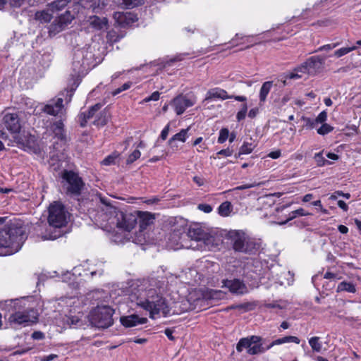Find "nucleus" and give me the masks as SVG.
Here are the masks:
<instances>
[{"label": "nucleus", "instance_id": "f257e3e1", "mask_svg": "<svg viewBox=\"0 0 361 361\" xmlns=\"http://www.w3.org/2000/svg\"><path fill=\"white\" fill-rule=\"evenodd\" d=\"M156 284L154 279L137 281L131 286L130 295L131 301L148 311L153 319L159 314L166 317L170 314L166 300L154 288Z\"/></svg>", "mask_w": 361, "mask_h": 361}, {"label": "nucleus", "instance_id": "f03ea898", "mask_svg": "<svg viewBox=\"0 0 361 361\" xmlns=\"http://www.w3.org/2000/svg\"><path fill=\"white\" fill-rule=\"evenodd\" d=\"M99 203L97 216L102 221H106L111 226H116L126 231H130L137 224L136 213H125L112 205L106 197L97 195L94 200Z\"/></svg>", "mask_w": 361, "mask_h": 361}, {"label": "nucleus", "instance_id": "7ed1b4c3", "mask_svg": "<svg viewBox=\"0 0 361 361\" xmlns=\"http://www.w3.org/2000/svg\"><path fill=\"white\" fill-rule=\"evenodd\" d=\"M25 239L22 228L13 225L0 228V248L5 250L4 255H11L18 252Z\"/></svg>", "mask_w": 361, "mask_h": 361}, {"label": "nucleus", "instance_id": "20e7f679", "mask_svg": "<svg viewBox=\"0 0 361 361\" xmlns=\"http://www.w3.org/2000/svg\"><path fill=\"white\" fill-rule=\"evenodd\" d=\"M233 249L247 255H255L261 248L260 240L250 237L242 230L231 231L228 233Z\"/></svg>", "mask_w": 361, "mask_h": 361}, {"label": "nucleus", "instance_id": "39448f33", "mask_svg": "<svg viewBox=\"0 0 361 361\" xmlns=\"http://www.w3.org/2000/svg\"><path fill=\"white\" fill-rule=\"evenodd\" d=\"M63 187L68 195L78 197L85 188V183L78 173L71 170L61 172Z\"/></svg>", "mask_w": 361, "mask_h": 361}, {"label": "nucleus", "instance_id": "423d86ee", "mask_svg": "<svg viewBox=\"0 0 361 361\" xmlns=\"http://www.w3.org/2000/svg\"><path fill=\"white\" fill-rule=\"evenodd\" d=\"M114 309L109 305L97 306L90 314L91 324L99 329H105L111 326L113 323Z\"/></svg>", "mask_w": 361, "mask_h": 361}, {"label": "nucleus", "instance_id": "0eeeda50", "mask_svg": "<svg viewBox=\"0 0 361 361\" xmlns=\"http://www.w3.org/2000/svg\"><path fill=\"white\" fill-rule=\"evenodd\" d=\"M69 213L60 202H54L49 207L48 222L55 228H61L68 222Z\"/></svg>", "mask_w": 361, "mask_h": 361}, {"label": "nucleus", "instance_id": "6e6552de", "mask_svg": "<svg viewBox=\"0 0 361 361\" xmlns=\"http://www.w3.org/2000/svg\"><path fill=\"white\" fill-rule=\"evenodd\" d=\"M262 338L258 336L243 338L237 343L236 350L240 353L246 349L247 353L251 355L263 353L268 349L262 345Z\"/></svg>", "mask_w": 361, "mask_h": 361}, {"label": "nucleus", "instance_id": "1a4fd4ad", "mask_svg": "<svg viewBox=\"0 0 361 361\" xmlns=\"http://www.w3.org/2000/svg\"><path fill=\"white\" fill-rule=\"evenodd\" d=\"M39 314L34 308H27L23 311H16L9 317V322L14 326H27L37 323Z\"/></svg>", "mask_w": 361, "mask_h": 361}, {"label": "nucleus", "instance_id": "9d476101", "mask_svg": "<svg viewBox=\"0 0 361 361\" xmlns=\"http://www.w3.org/2000/svg\"><path fill=\"white\" fill-rule=\"evenodd\" d=\"M326 59L325 56H311L298 66L297 70L309 75H315L323 70Z\"/></svg>", "mask_w": 361, "mask_h": 361}, {"label": "nucleus", "instance_id": "9b49d317", "mask_svg": "<svg viewBox=\"0 0 361 361\" xmlns=\"http://www.w3.org/2000/svg\"><path fill=\"white\" fill-rule=\"evenodd\" d=\"M93 58V54L87 49H78L74 53L73 56V68L76 73L83 72L89 68L90 62Z\"/></svg>", "mask_w": 361, "mask_h": 361}, {"label": "nucleus", "instance_id": "f8f14e48", "mask_svg": "<svg viewBox=\"0 0 361 361\" xmlns=\"http://www.w3.org/2000/svg\"><path fill=\"white\" fill-rule=\"evenodd\" d=\"M187 236L182 229L174 230L169 234L168 238V245L170 248L173 250H178L180 248H195L192 244L188 245Z\"/></svg>", "mask_w": 361, "mask_h": 361}, {"label": "nucleus", "instance_id": "ddd939ff", "mask_svg": "<svg viewBox=\"0 0 361 361\" xmlns=\"http://www.w3.org/2000/svg\"><path fill=\"white\" fill-rule=\"evenodd\" d=\"M196 102L194 97L180 94L175 97L171 102L177 115H181L188 109L193 106Z\"/></svg>", "mask_w": 361, "mask_h": 361}, {"label": "nucleus", "instance_id": "4468645a", "mask_svg": "<svg viewBox=\"0 0 361 361\" xmlns=\"http://www.w3.org/2000/svg\"><path fill=\"white\" fill-rule=\"evenodd\" d=\"M231 98H233L235 100L242 102H245L247 101V97L245 96L228 95L226 90L219 87L210 89L207 92L205 100H211L215 99H226Z\"/></svg>", "mask_w": 361, "mask_h": 361}, {"label": "nucleus", "instance_id": "2eb2a0df", "mask_svg": "<svg viewBox=\"0 0 361 361\" xmlns=\"http://www.w3.org/2000/svg\"><path fill=\"white\" fill-rule=\"evenodd\" d=\"M3 121L6 129L11 133L17 134L20 132L21 123L18 114H6L3 118Z\"/></svg>", "mask_w": 361, "mask_h": 361}, {"label": "nucleus", "instance_id": "dca6fc26", "mask_svg": "<svg viewBox=\"0 0 361 361\" xmlns=\"http://www.w3.org/2000/svg\"><path fill=\"white\" fill-rule=\"evenodd\" d=\"M222 286L227 288L229 291L236 295H243L247 292L245 283L240 279L224 280Z\"/></svg>", "mask_w": 361, "mask_h": 361}, {"label": "nucleus", "instance_id": "f3484780", "mask_svg": "<svg viewBox=\"0 0 361 361\" xmlns=\"http://www.w3.org/2000/svg\"><path fill=\"white\" fill-rule=\"evenodd\" d=\"M114 18L122 27L130 25L137 20V16L131 12H115Z\"/></svg>", "mask_w": 361, "mask_h": 361}, {"label": "nucleus", "instance_id": "a211bd4d", "mask_svg": "<svg viewBox=\"0 0 361 361\" xmlns=\"http://www.w3.org/2000/svg\"><path fill=\"white\" fill-rule=\"evenodd\" d=\"M221 243V237L216 233L212 231L209 233L207 232L206 236L204 237L202 245H204L205 249L214 250L218 248Z\"/></svg>", "mask_w": 361, "mask_h": 361}, {"label": "nucleus", "instance_id": "6ab92c4d", "mask_svg": "<svg viewBox=\"0 0 361 361\" xmlns=\"http://www.w3.org/2000/svg\"><path fill=\"white\" fill-rule=\"evenodd\" d=\"M207 232V231L201 228L198 224H195L189 228L188 233H186V236L191 240L200 243L202 244L204 237L206 236Z\"/></svg>", "mask_w": 361, "mask_h": 361}, {"label": "nucleus", "instance_id": "aec40b11", "mask_svg": "<svg viewBox=\"0 0 361 361\" xmlns=\"http://www.w3.org/2000/svg\"><path fill=\"white\" fill-rule=\"evenodd\" d=\"M63 108V99L58 98L56 100H51L47 104H45L42 111L44 113L51 115L56 116Z\"/></svg>", "mask_w": 361, "mask_h": 361}, {"label": "nucleus", "instance_id": "412c9836", "mask_svg": "<svg viewBox=\"0 0 361 361\" xmlns=\"http://www.w3.org/2000/svg\"><path fill=\"white\" fill-rule=\"evenodd\" d=\"M102 104L98 103L90 107L87 112L81 113L79 116L80 126L85 127L87 123L92 118H96L97 112L101 109Z\"/></svg>", "mask_w": 361, "mask_h": 361}, {"label": "nucleus", "instance_id": "4be33fe9", "mask_svg": "<svg viewBox=\"0 0 361 361\" xmlns=\"http://www.w3.org/2000/svg\"><path fill=\"white\" fill-rule=\"evenodd\" d=\"M121 323L126 327H133L138 324H145L147 321V318L139 317L136 314H131L129 316L121 317L120 319Z\"/></svg>", "mask_w": 361, "mask_h": 361}, {"label": "nucleus", "instance_id": "5701e85b", "mask_svg": "<svg viewBox=\"0 0 361 361\" xmlns=\"http://www.w3.org/2000/svg\"><path fill=\"white\" fill-rule=\"evenodd\" d=\"M136 214L140 231L145 230L147 226L153 224L154 217L152 214L146 212H137Z\"/></svg>", "mask_w": 361, "mask_h": 361}, {"label": "nucleus", "instance_id": "b1692460", "mask_svg": "<svg viewBox=\"0 0 361 361\" xmlns=\"http://www.w3.org/2000/svg\"><path fill=\"white\" fill-rule=\"evenodd\" d=\"M90 25L97 30H102L107 27L108 20L106 18H100L96 16L90 17Z\"/></svg>", "mask_w": 361, "mask_h": 361}, {"label": "nucleus", "instance_id": "393cba45", "mask_svg": "<svg viewBox=\"0 0 361 361\" xmlns=\"http://www.w3.org/2000/svg\"><path fill=\"white\" fill-rule=\"evenodd\" d=\"M272 86V81H267L262 84L259 94L260 104H263L267 100V95L269 94Z\"/></svg>", "mask_w": 361, "mask_h": 361}, {"label": "nucleus", "instance_id": "a878e982", "mask_svg": "<svg viewBox=\"0 0 361 361\" xmlns=\"http://www.w3.org/2000/svg\"><path fill=\"white\" fill-rule=\"evenodd\" d=\"M109 114L106 110L99 111L96 118L93 121V124L97 126H104L108 122Z\"/></svg>", "mask_w": 361, "mask_h": 361}, {"label": "nucleus", "instance_id": "bb28decb", "mask_svg": "<svg viewBox=\"0 0 361 361\" xmlns=\"http://www.w3.org/2000/svg\"><path fill=\"white\" fill-rule=\"evenodd\" d=\"M300 339L293 336H285L281 338L276 339L271 344H269L268 346H267V349H270L271 347L276 345H281L286 343H295L296 344L300 343Z\"/></svg>", "mask_w": 361, "mask_h": 361}, {"label": "nucleus", "instance_id": "cd10ccee", "mask_svg": "<svg viewBox=\"0 0 361 361\" xmlns=\"http://www.w3.org/2000/svg\"><path fill=\"white\" fill-rule=\"evenodd\" d=\"M116 3L123 8H133L143 4V0H116Z\"/></svg>", "mask_w": 361, "mask_h": 361}, {"label": "nucleus", "instance_id": "c85d7f7f", "mask_svg": "<svg viewBox=\"0 0 361 361\" xmlns=\"http://www.w3.org/2000/svg\"><path fill=\"white\" fill-rule=\"evenodd\" d=\"M35 19L40 23H47L52 19V14L45 10L37 11L35 14Z\"/></svg>", "mask_w": 361, "mask_h": 361}, {"label": "nucleus", "instance_id": "c756f323", "mask_svg": "<svg viewBox=\"0 0 361 361\" xmlns=\"http://www.w3.org/2000/svg\"><path fill=\"white\" fill-rule=\"evenodd\" d=\"M85 6L91 8L94 13H98L106 6V4L101 0H85Z\"/></svg>", "mask_w": 361, "mask_h": 361}, {"label": "nucleus", "instance_id": "7c9ffc66", "mask_svg": "<svg viewBox=\"0 0 361 361\" xmlns=\"http://www.w3.org/2000/svg\"><path fill=\"white\" fill-rule=\"evenodd\" d=\"M356 287L354 283L352 282H348V281H342L341 282L338 286L336 291L338 293L345 291L350 293H355L356 292Z\"/></svg>", "mask_w": 361, "mask_h": 361}, {"label": "nucleus", "instance_id": "2f4dec72", "mask_svg": "<svg viewBox=\"0 0 361 361\" xmlns=\"http://www.w3.org/2000/svg\"><path fill=\"white\" fill-rule=\"evenodd\" d=\"M189 128L187 129H182L179 133L174 135L169 141V145L171 147H174L173 143L176 141H180L182 142H184L186 140L188 131Z\"/></svg>", "mask_w": 361, "mask_h": 361}, {"label": "nucleus", "instance_id": "473e14b6", "mask_svg": "<svg viewBox=\"0 0 361 361\" xmlns=\"http://www.w3.org/2000/svg\"><path fill=\"white\" fill-rule=\"evenodd\" d=\"M52 130L58 138L61 140H63L65 138L63 123L61 121L55 122L52 126Z\"/></svg>", "mask_w": 361, "mask_h": 361}, {"label": "nucleus", "instance_id": "72a5a7b5", "mask_svg": "<svg viewBox=\"0 0 361 361\" xmlns=\"http://www.w3.org/2000/svg\"><path fill=\"white\" fill-rule=\"evenodd\" d=\"M65 322L70 326V327L78 328L82 325V321L76 315L67 316Z\"/></svg>", "mask_w": 361, "mask_h": 361}, {"label": "nucleus", "instance_id": "f704fd0d", "mask_svg": "<svg viewBox=\"0 0 361 361\" xmlns=\"http://www.w3.org/2000/svg\"><path fill=\"white\" fill-rule=\"evenodd\" d=\"M219 214L222 216H228L232 212L233 207L230 202H224L219 207Z\"/></svg>", "mask_w": 361, "mask_h": 361}, {"label": "nucleus", "instance_id": "c9c22d12", "mask_svg": "<svg viewBox=\"0 0 361 361\" xmlns=\"http://www.w3.org/2000/svg\"><path fill=\"white\" fill-rule=\"evenodd\" d=\"M254 148L255 145L252 143L245 142L240 147L238 155H235V157H238L241 154H248L252 152Z\"/></svg>", "mask_w": 361, "mask_h": 361}, {"label": "nucleus", "instance_id": "e433bc0d", "mask_svg": "<svg viewBox=\"0 0 361 361\" xmlns=\"http://www.w3.org/2000/svg\"><path fill=\"white\" fill-rule=\"evenodd\" d=\"M309 344L313 351L319 353L322 350V344L319 342V337L314 336L309 340Z\"/></svg>", "mask_w": 361, "mask_h": 361}, {"label": "nucleus", "instance_id": "4c0bfd02", "mask_svg": "<svg viewBox=\"0 0 361 361\" xmlns=\"http://www.w3.org/2000/svg\"><path fill=\"white\" fill-rule=\"evenodd\" d=\"M357 49L355 46H353L350 47H342L341 49H337L334 51V56L336 58H340L347 54L350 53L352 51H354Z\"/></svg>", "mask_w": 361, "mask_h": 361}, {"label": "nucleus", "instance_id": "58836bf2", "mask_svg": "<svg viewBox=\"0 0 361 361\" xmlns=\"http://www.w3.org/2000/svg\"><path fill=\"white\" fill-rule=\"evenodd\" d=\"M120 154L117 152H114L110 155L107 156L103 161L102 164L109 166L116 164V160L118 158Z\"/></svg>", "mask_w": 361, "mask_h": 361}, {"label": "nucleus", "instance_id": "ea45409f", "mask_svg": "<svg viewBox=\"0 0 361 361\" xmlns=\"http://www.w3.org/2000/svg\"><path fill=\"white\" fill-rule=\"evenodd\" d=\"M183 55L184 54H178L170 59H164L161 61V64L163 65V67L170 66L173 62L182 61L183 59Z\"/></svg>", "mask_w": 361, "mask_h": 361}, {"label": "nucleus", "instance_id": "a19ab883", "mask_svg": "<svg viewBox=\"0 0 361 361\" xmlns=\"http://www.w3.org/2000/svg\"><path fill=\"white\" fill-rule=\"evenodd\" d=\"M206 299L219 300L221 298V292L216 290H209L204 295Z\"/></svg>", "mask_w": 361, "mask_h": 361}, {"label": "nucleus", "instance_id": "79ce46f5", "mask_svg": "<svg viewBox=\"0 0 361 361\" xmlns=\"http://www.w3.org/2000/svg\"><path fill=\"white\" fill-rule=\"evenodd\" d=\"M71 0H56L51 4L52 8L61 10Z\"/></svg>", "mask_w": 361, "mask_h": 361}, {"label": "nucleus", "instance_id": "37998d69", "mask_svg": "<svg viewBox=\"0 0 361 361\" xmlns=\"http://www.w3.org/2000/svg\"><path fill=\"white\" fill-rule=\"evenodd\" d=\"M314 159L315 161L317 162V166H323L326 164H330V162L328 161L327 160H326L324 159V157H323L322 152L316 153L314 154Z\"/></svg>", "mask_w": 361, "mask_h": 361}, {"label": "nucleus", "instance_id": "c03bdc74", "mask_svg": "<svg viewBox=\"0 0 361 361\" xmlns=\"http://www.w3.org/2000/svg\"><path fill=\"white\" fill-rule=\"evenodd\" d=\"M334 128L328 123H323L322 126L317 129V133L322 135H325L331 133Z\"/></svg>", "mask_w": 361, "mask_h": 361}, {"label": "nucleus", "instance_id": "a18cd8bd", "mask_svg": "<svg viewBox=\"0 0 361 361\" xmlns=\"http://www.w3.org/2000/svg\"><path fill=\"white\" fill-rule=\"evenodd\" d=\"M310 214L308 213V212H306L304 209L299 208V209H296L295 211H293L290 214V217L288 218V220H292V219H295L297 216H307V215H310Z\"/></svg>", "mask_w": 361, "mask_h": 361}, {"label": "nucleus", "instance_id": "49530a36", "mask_svg": "<svg viewBox=\"0 0 361 361\" xmlns=\"http://www.w3.org/2000/svg\"><path fill=\"white\" fill-rule=\"evenodd\" d=\"M107 39L112 43L117 42L123 36H120L115 30H110L106 35Z\"/></svg>", "mask_w": 361, "mask_h": 361}, {"label": "nucleus", "instance_id": "de8ad7c7", "mask_svg": "<svg viewBox=\"0 0 361 361\" xmlns=\"http://www.w3.org/2000/svg\"><path fill=\"white\" fill-rule=\"evenodd\" d=\"M141 153L138 149H135L128 157L127 164H130L140 157Z\"/></svg>", "mask_w": 361, "mask_h": 361}, {"label": "nucleus", "instance_id": "09e8293b", "mask_svg": "<svg viewBox=\"0 0 361 361\" xmlns=\"http://www.w3.org/2000/svg\"><path fill=\"white\" fill-rule=\"evenodd\" d=\"M229 136V131L227 128H222L219 132L218 138L219 143H224Z\"/></svg>", "mask_w": 361, "mask_h": 361}, {"label": "nucleus", "instance_id": "8fccbe9b", "mask_svg": "<svg viewBox=\"0 0 361 361\" xmlns=\"http://www.w3.org/2000/svg\"><path fill=\"white\" fill-rule=\"evenodd\" d=\"M132 82H127L126 83H124L122 86H121L120 87H118L116 88L113 92H112V94L114 96H116L118 94H120L121 92H122L123 91H125V90H128L131 86H132Z\"/></svg>", "mask_w": 361, "mask_h": 361}, {"label": "nucleus", "instance_id": "3c124183", "mask_svg": "<svg viewBox=\"0 0 361 361\" xmlns=\"http://www.w3.org/2000/svg\"><path fill=\"white\" fill-rule=\"evenodd\" d=\"M340 44L339 42H336V43H333V44H325L324 46H322L320 47H319L316 51L315 52H317V51H330L334 48H336V47H338V45Z\"/></svg>", "mask_w": 361, "mask_h": 361}, {"label": "nucleus", "instance_id": "603ef678", "mask_svg": "<svg viewBox=\"0 0 361 361\" xmlns=\"http://www.w3.org/2000/svg\"><path fill=\"white\" fill-rule=\"evenodd\" d=\"M49 164L51 166H54V170L58 169L61 166L60 159H58V157L56 158L54 154L51 156Z\"/></svg>", "mask_w": 361, "mask_h": 361}, {"label": "nucleus", "instance_id": "864d4df0", "mask_svg": "<svg viewBox=\"0 0 361 361\" xmlns=\"http://www.w3.org/2000/svg\"><path fill=\"white\" fill-rule=\"evenodd\" d=\"M14 139H15L16 142L23 148L30 146V141H27L25 143V141L24 140V139L19 135L14 136Z\"/></svg>", "mask_w": 361, "mask_h": 361}, {"label": "nucleus", "instance_id": "5fc2aeb1", "mask_svg": "<svg viewBox=\"0 0 361 361\" xmlns=\"http://www.w3.org/2000/svg\"><path fill=\"white\" fill-rule=\"evenodd\" d=\"M302 73L301 71H298L297 68H295L293 72L288 73L286 76V79H299L302 76Z\"/></svg>", "mask_w": 361, "mask_h": 361}, {"label": "nucleus", "instance_id": "6e6d98bb", "mask_svg": "<svg viewBox=\"0 0 361 361\" xmlns=\"http://www.w3.org/2000/svg\"><path fill=\"white\" fill-rule=\"evenodd\" d=\"M160 97V93L158 91L154 92L150 96L145 98L141 103H145L150 101H157Z\"/></svg>", "mask_w": 361, "mask_h": 361}, {"label": "nucleus", "instance_id": "4d7b16f0", "mask_svg": "<svg viewBox=\"0 0 361 361\" xmlns=\"http://www.w3.org/2000/svg\"><path fill=\"white\" fill-rule=\"evenodd\" d=\"M316 121L318 123H326L325 121L327 119V113L326 111H322L317 117L315 118Z\"/></svg>", "mask_w": 361, "mask_h": 361}, {"label": "nucleus", "instance_id": "13d9d810", "mask_svg": "<svg viewBox=\"0 0 361 361\" xmlns=\"http://www.w3.org/2000/svg\"><path fill=\"white\" fill-rule=\"evenodd\" d=\"M259 185H260V183H257L255 182L253 183L245 184V185L238 186V187H236L235 190H245V189H248V188H255V187L259 186Z\"/></svg>", "mask_w": 361, "mask_h": 361}, {"label": "nucleus", "instance_id": "bf43d9fd", "mask_svg": "<svg viewBox=\"0 0 361 361\" xmlns=\"http://www.w3.org/2000/svg\"><path fill=\"white\" fill-rule=\"evenodd\" d=\"M198 209L205 213H210L212 211V207L207 204H200L198 205Z\"/></svg>", "mask_w": 361, "mask_h": 361}, {"label": "nucleus", "instance_id": "052dcab7", "mask_svg": "<svg viewBox=\"0 0 361 361\" xmlns=\"http://www.w3.org/2000/svg\"><path fill=\"white\" fill-rule=\"evenodd\" d=\"M25 0H9V4L13 8H19L23 5Z\"/></svg>", "mask_w": 361, "mask_h": 361}, {"label": "nucleus", "instance_id": "680f3d73", "mask_svg": "<svg viewBox=\"0 0 361 361\" xmlns=\"http://www.w3.org/2000/svg\"><path fill=\"white\" fill-rule=\"evenodd\" d=\"M103 269H91L90 270V273H85V276H87V275H90V276L92 278H93L94 276L96 275H99V276H102L103 274Z\"/></svg>", "mask_w": 361, "mask_h": 361}, {"label": "nucleus", "instance_id": "e2e57ef3", "mask_svg": "<svg viewBox=\"0 0 361 361\" xmlns=\"http://www.w3.org/2000/svg\"><path fill=\"white\" fill-rule=\"evenodd\" d=\"M32 338L35 340H42L44 338V334L39 331H34L32 334Z\"/></svg>", "mask_w": 361, "mask_h": 361}, {"label": "nucleus", "instance_id": "0e129e2a", "mask_svg": "<svg viewBox=\"0 0 361 361\" xmlns=\"http://www.w3.org/2000/svg\"><path fill=\"white\" fill-rule=\"evenodd\" d=\"M305 121H306L305 126L310 129H312V128H315L316 125L317 124L316 119L312 120L310 118H306Z\"/></svg>", "mask_w": 361, "mask_h": 361}, {"label": "nucleus", "instance_id": "69168bd1", "mask_svg": "<svg viewBox=\"0 0 361 361\" xmlns=\"http://www.w3.org/2000/svg\"><path fill=\"white\" fill-rule=\"evenodd\" d=\"M232 154H233V150L231 149L230 148L221 149L217 153V154H219V155H223L225 157H230L232 155Z\"/></svg>", "mask_w": 361, "mask_h": 361}, {"label": "nucleus", "instance_id": "338daca9", "mask_svg": "<svg viewBox=\"0 0 361 361\" xmlns=\"http://www.w3.org/2000/svg\"><path fill=\"white\" fill-rule=\"evenodd\" d=\"M169 125H166L164 128L161 130V135H160V137L162 140H166L167 136H168V134H169Z\"/></svg>", "mask_w": 361, "mask_h": 361}, {"label": "nucleus", "instance_id": "774afa93", "mask_svg": "<svg viewBox=\"0 0 361 361\" xmlns=\"http://www.w3.org/2000/svg\"><path fill=\"white\" fill-rule=\"evenodd\" d=\"M58 357V355L56 354H51L49 355H44L41 357L40 361H51L55 358Z\"/></svg>", "mask_w": 361, "mask_h": 361}]
</instances>
